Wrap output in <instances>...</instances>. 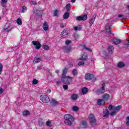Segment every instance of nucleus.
<instances>
[{
  "mask_svg": "<svg viewBox=\"0 0 129 129\" xmlns=\"http://www.w3.org/2000/svg\"><path fill=\"white\" fill-rule=\"evenodd\" d=\"M80 126L81 128H86L87 127V122L85 121H82L80 123Z\"/></svg>",
  "mask_w": 129,
  "mask_h": 129,
  "instance_id": "obj_16",
  "label": "nucleus"
},
{
  "mask_svg": "<svg viewBox=\"0 0 129 129\" xmlns=\"http://www.w3.org/2000/svg\"><path fill=\"white\" fill-rule=\"evenodd\" d=\"M62 80L65 84H71V82H72V77L70 76L64 77V78H62Z\"/></svg>",
  "mask_w": 129,
  "mask_h": 129,
  "instance_id": "obj_5",
  "label": "nucleus"
},
{
  "mask_svg": "<svg viewBox=\"0 0 129 129\" xmlns=\"http://www.w3.org/2000/svg\"><path fill=\"white\" fill-rule=\"evenodd\" d=\"M74 36L75 39H76V40H77V39H78V38L79 37V35H78V34H75L74 35Z\"/></svg>",
  "mask_w": 129,
  "mask_h": 129,
  "instance_id": "obj_47",
  "label": "nucleus"
},
{
  "mask_svg": "<svg viewBox=\"0 0 129 129\" xmlns=\"http://www.w3.org/2000/svg\"><path fill=\"white\" fill-rule=\"evenodd\" d=\"M3 64L0 63V75L2 74V71H3Z\"/></svg>",
  "mask_w": 129,
  "mask_h": 129,
  "instance_id": "obj_43",
  "label": "nucleus"
},
{
  "mask_svg": "<svg viewBox=\"0 0 129 129\" xmlns=\"http://www.w3.org/2000/svg\"><path fill=\"white\" fill-rule=\"evenodd\" d=\"M69 16H70L69 13L66 12V13H64L63 16L64 20H67V19L69 18Z\"/></svg>",
  "mask_w": 129,
  "mask_h": 129,
  "instance_id": "obj_29",
  "label": "nucleus"
},
{
  "mask_svg": "<svg viewBox=\"0 0 129 129\" xmlns=\"http://www.w3.org/2000/svg\"><path fill=\"white\" fill-rule=\"evenodd\" d=\"M126 120H129V116L126 117Z\"/></svg>",
  "mask_w": 129,
  "mask_h": 129,
  "instance_id": "obj_57",
  "label": "nucleus"
},
{
  "mask_svg": "<svg viewBox=\"0 0 129 129\" xmlns=\"http://www.w3.org/2000/svg\"><path fill=\"white\" fill-rule=\"evenodd\" d=\"M128 43H129V40L128 41Z\"/></svg>",
  "mask_w": 129,
  "mask_h": 129,
  "instance_id": "obj_61",
  "label": "nucleus"
},
{
  "mask_svg": "<svg viewBox=\"0 0 129 129\" xmlns=\"http://www.w3.org/2000/svg\"><path fill=\"white\" fill-rule=\"evenodd\" d=\"M84 61H80L78 63V66H81V65H84Z\"/></svg>",
  "mask_w": 129,
  "mask_h": 129,
  "instance_id": "obj_45",
  "label": "nucleus"
},
{
  "mask_svg": "<svg viewBox=\"0 0 129 129\" xmlns=\"http://www.w3.org/2000/svg\"><path fill=\"white\" fill-rule=\"evenodd\" d=\"M101 97L105 102H107V101L109 100L110 98V95L107 93H105L102 95Z\"/></svg>",
  "mask_w": 129,
  "mask_h": 129,
  "instance_id": "obj_9",
  "label": "nucleus"
},
{
  "mask_svg": "<svg viewBox=\"0 0 129 129\" xmlns=\"http://www.w3.org/2000/svg\"><path fill=\"white\" fill-rule=\"evenodd\" d=\"M108 108L109 110H111L110 113V115H111V116H114V115H116V113H117V112L120 110L121 106L119 105L115 107L113 106L112 105H109Z\"/></svg>",
  "mask_w": 129,
  "mask_h": 129,
  "instance_id": "obj_1",
  "label": "nucleus"
},
{
  "mask_svg": "<svg viewBox=\"0 0 129 129\" xmlns=\"http://www.w3.org/2000/svg\"><path fill=\"white\" fill-rule=\"evenodd\" d=\"M68 72V69L66 68H65L63 71H62V74L61 76V78H64V77H66V74H67V72Z\"/></svg>",
  "mask_w": 129,
  "mask_h": 129,
  "instance_id": "obj_19",
  "label": "nucleus"
},
{
  "mask_svg": "<svg viewBox=\"0 0 129 129\" xmlns=\"http://www.w3.org/2000/svg\"><path fill=\"white\" fill-rule=\"evenodd\" d=\"M12 28H13V26L12 25V24H6L4 28V30L6 32H10V31L12 30Z\"/></svg>",
  "mask_w": 129,
  "mask_h": 129,
  "instance_id": "obj_11",
  "label": "nucleus"
},
{
  "mask_svg": "<svg viewBox=\"0 0 129 129\" xmlns=\"http://www.w3.org/2000/svg\"><path fill=\"white\" fill-rule=\"evenodd\" d=\"M26 12H27V7H26V6H23L22 11L21 13H26Z\"/></svg>",
  "mask_w": 129,
  "mask_h": 129,
  "instance_id": "obj_38",
  "label": "nucleus"
},
{
  "mask_svg": "<svg viewBox=\"0 0 129 129\" xmlns=\"http://www.w3.org/2000/svg\"><path fill=\"white\" fill-rule=\"evenodd\" d=\"M105 92V84L103 83L102 85V87L99 88L97 91H95V93L98 95H101V94H103Z\"/></svg>",
  "mask_w": 129,
  "mask_h": 129,
  "instance_id": "obj_4",
  "label": "nucleus"
},
{
  "mask_svg": "<svg viewBox=\"0 0 129 129\" xmlns=\"http://www.w3.org/2000/svg\"><path fill=\"white\" fill-rule=\"evenodd\" d=\"M76 0H71L72 3H75Z\"/></svg>",
  "mask_w": 129,
  "mask_h": 129,
  "instance_id": "obj_56",
  "label": "nucleus"
},
{
  "mask_svg": "<svg viewBox=\"0 0 129 129\" xmlns=\"http://www.w3.org/2000/svg\"><path fill=\"white\" fill-rule=\"evenodd\" d=\"M108 114H109V111L107 109L105 110L103 112V115L104 117H107V116H108Z\"/></svg>",
  "mask_w": 129,
  "mask_h": 129,
  "instance_id": "obj_24",
  "label": "nucleus"
},
{
  "mask_svg": "<svg viewBox=\"0 0 129 129\" xmlns=\"http://www.w3.org/2000/svg\"><path fill=\"white\" fill-rule=\"evenodd\" d=\"M63 51L66 53H70L71 51V47L70 46H64L63 47Z\"/></svg>",
  "mask_w": 129,
  "mask_h": 129,
  "instance_id": "obj_22",
  "label": "nucleus"
},
{
  "mask_svg": "<svg viewBox=\"0 0 129 129\" xmlns=\"http://www.w3.org/2000/svg\"><path fill=\"white\" fill-rule=\"evenodd\" d=\"M47 92H48V93H51V89H48V90H47Z\"/></svg>",
  "mask_w": 129,
  "mask_h": 129,
  "instance_id": "obj_54",
  "label": "nucleus"
},
{
  "mask_svg": "<svg viewBox=\"0 0 129 129\" xmlns=\"http://www.w3.org/2000/svg\"><path fill=\"white\" fill-rule=\"evenodd\" d=\"M83 49H85V50H87V51H89V52H91V49H90L89 48H87L85 45H84L83 46Z\"/></svg>",
  "mask_w": 129,
  "mask_h": 129,
  "instance_id": "obj_42",
  "label": "nucleus"
},
{
  "mask_svg": "<svg viewBox=\"0 0 129 129\" xmlns=\"http://www.w3.org/2000/svg\"><path fill=\"white\" fill-rule=\"evenodd\" d=\"M85 79H86V80H89V81H90V80H94L95 78H94V76H93V74L87 73L85 75Z\"/></svg>",
  "mask_w": 129,
  "mask_h": 129,
  "instance_id": "obj_7",
  "label": "nucleus"
},
{
  "mask_svg": "<svg viewBox=\"0 0 129 129\" xmlns=\"http://www.w3.org/2000/svg\"><path fill=\"white\" fill-rule=\"evenodd\" d=\"M72 74L74 75V76H77L78 75V72L77 70L74 69L72 71Z\"/></svg>",
  "mask_w": 129,
  "mask_h": 129,
  "instance_id": "obj_27",
  "label": "nucleus"
},
{
  "mask_svg": "<svg viewBox=\"0 0 129 129\" xmlns=\"http://www.w3.org/2000/svg\"><path fill=\"white\" fill-rule=\"evenodd\" d=\"M42 27L44 30V31H48L49 30V25L46 21H45L43 25H42Z\"/></svg>",
  "mask_w": 129,
  "mask_h": 129,
  "instance_id": "obj_15",
  "label": "nucleus"
},
{
  "mask_svg": "<svg viewBox=\"0 0 129 129\" xmlns=\"http://www.w3.org/2000/svg\"><path fill=\"white\" fill-rule=\"evenodd\" d=\"M98 105H104L105 102L103 99H98L97 101Z\"/></svg>",
  "mask_w": 129,
  "mask_h": 129,
  "instance_id": "obj_17",
  "label": "nucleus"
},
{
  "mask_svg": "<svg viewBox=\"0 0 129 129\" xmlns=\"http://www.w3.org/2000/svg\"><path fill=\"white\" fill-rule=\"evenodd\" d=\"M71 99L72 100H76L77 98H78V95H77L76 94H74L71 96Z\"/></svg>",
  "mask_w": 129,
  "mask_h": 129,
  "instance_id": "obj_28",
  "label": "nucleus"
},
{
  "mask_svg": "<svg viewBox=\"0 0 129 129\" xmlns=\"http://www.w3.org/2000/svg\"><path fill=\"white\" fill-rule=\"evenodd\" d=\"M118 18H121V19H124V17H123V15L120 14L118 16Z\"/></svg>",
  "mask_w": 129,
  "mask_h": 129,
  "instance_id": "obj_50",
  "label": "nucleus"
},
{
  "mask_svg": "<svg viewBox=\"0 0 129 129\" xmlns=\"http://www.w3.org/2000/svg\"><path fill=\"white\" fill-rule=\"evenodd\" d=\"M126 124L127 125H129V120H126Z\"/></svg>",
  "mask_w": 129,
  "mask_h": 129,
  "instance_id": "obj_55",
  "label": "nucleus"
},
{
  "mask_svg": "<svg viewBox=\"0 0 129 129\" xmlns=\"http://www.w3.org/2000/svg\"><path fill=\"white\" fill-rule=\"evenodd\" d=\"M37 69H38V70H41V69H43V66H38V67H37Z\"/></svg>",
  "mask_w": 129,
  "mask_h": 129,
  "instance_id": "obj_51",
  "label": "nucleus"
},
{
  "mask_svg": "<svg viewBox=\"0 0 129 129\" xmlns=\"http://www.w3.org/2000/svg\"><path fill=\"white\" fill-rule=\"evenodd\" d=\"M124 63L120 61L117 64V67H118V68H122V67H124Z\"/></svg>",
  "mask_w": 129,
  "mask_h": 129,
  "instance_id": "obj_26",
  "label": "nucleus"
},
{
  "mask_svg": "<svg viewBox=\"0 0 129 129\" xmlns=\"http://www.w3.org/2000/svg\"><path fill=\"white\" fill-rule=\"evenodd\" d=\"M38 81L37 80L34 79L32 81V84H34V85H36V84H38Z\"/></svg>",
  "mask_w": 129,
  "mask_h": 129,
  "instance_id": "obj_39",
  "label": "nucleus"
},
{
  "mask_svg": "<svg viewBox=\"0 0 129 129\" xmlns=\"http://www.w3.org/2000/svg\"><path fill=\"white\" fill-rule=\"evenodd\" d=\"M107 51L109 54H112V53H113V51H114V47H113L112 45L108 44Z\"/></svg>",
  "mask_w": 129,
  "mask_h": 129,
  "instance_id": "obj_12",
  "label": "nucleus"
},
{
  "mask_svg": "<svg viewBox=\"0 0 129 129\" xmlns=\"http://www.w3.org/2000/svg\"><path fill=\"white\" fill-rule=\"evenodd\" d=\"M78 109H79V108L76 106H75L73 107V110H74V111H77Z\"/></svg>",
  "mask_w": 129,
  "mask_h": 129,
  "instance_id": "obj_40",
  "label": "nucleus"
},
{
  "mask_svg": "<svg viewBox=\"0 0 129 129\" xmlns=\"http://www.w3.org/2000/svg\"><path fill=\"white\" fill-rule=\"evenodd\" d=\"M70 43H71V40H67L66 41V45H69V44H70Z\"/></svg>",
  "mask_w": 129,
  "mask_h": 129,
  "instance_id": "obj_48",
  "label": "nucleus"
},
{
  "mask_svg": "<svg viewBox=\"0 0 129 129\" xmlns=\"http://www.w3.org/2000/svg\"><path fill=\"white\" fill-rule=\"evenodd\" d=\"M77 21H86L87 20V15H85L83 16H78L77 17Z\"/></svg>",
  "mask_w": 129,
  "mask_h": 129,
  "instance_id": "obj_14",
  "label": "nucleus"
},
{
  "mask_svg": "<svg viewBox=\"0 0 129 129\" xmlns=\"http://www.w3.org/2000/svg\"><path fill=\"white\" fill-rule=\"evenodd\" d=\"M70 31L69 29H64L61 34V38H67L69 36Z\"/></svg>",
  "mask_w": 129,
  "mask_h": 129,
  "instance_id": "obj_8",
  "label": "nucleus"
},
{
  "mask_svg": "<svg viewBox=\"0 0 129 129\" xmlns=\"http://www.w3.org/2000/svg\"><path fill=\"white\" fill-rule=\"evenodd\" d=\"M43 48L44 50H49V45H43Z\"/></svg>",
  "mask_w": 129,
  "mask_h": 129,
  "instance_id": "obj_41",
  "label": "nucleus"
},
{
  "mask_svg": "<svg viewBox=\"0 0 129 129\" xmlns=\"http://www.w3.org/2000/svg\"><path fill=\"white\" fill-rule=\"evenodd\" d=\"M32 44L33 45L35 46L36 49H40L41 47H42V44H41V43L39 42V41H32Z\"/></svg>",
  "mask_w": 129,
  "mask_h": 129,
  "instance_id": "obj_10",
  "label": "nucleus"
},
{
  "mask_svg": "<svg viewBox=\"0 0 129 129\" xmlns=\"http://www.w3.org/2000/svg\"><path fill=\"white\" fill-rule=\"evenodd\" d=\"M16 22L18 25H19V26H21V25H22L23 24V22H22V20H21V19L20 18L17 19Z\"/></svg>",
  "mask_w": 129,
  "mask_h": 129,
  "instance_id": "obj_34",
  "label": "nucleus"
},
{
  "mask_svg": "<svg viewBox=\"0 0 129 129\" xmlns=\"http://www.w3.org/2000/svg\"><path fill=\"white\" fill-rule=\"evenodd\" d=\"M96 14H94L92 18L90 19L89 22L90 24V27H91V26L93 25V23H94V21H95V19H96Z\"/></svg>",
  "mask_w": 129,
  "mask_h": 129,
  "instance_id": "obj_13",
  "label": "nucleus"
},
{
  "mask_svg": "<svg viewBox=\"0 0 129 129\" xmlns=\"http://www.w3.org/2000/svg\"><path fill=\"white\" fill-rule=\"evenodd\" d=\"M113 44H115V45H118V44L121 43V40L119 39L114 38L113 39Z\"/></svg>",
  "mask_w": 129,
  "mask_h": 129,
  "instance_id": "obj_18",
  "label": "nucleus"
},
{
  "mask_svg": "<svg viewBox=\"0 0 129 129\" xmlns=\"http://www.w3.org/2000/svg\"><path fill=\"white\" fill-rule=\"evenodd\" d=\"M50 103L51 104H52V105H57V104H58V102L54 99L51 100Z\"/></svg>",
  "mask_w": 129,
  "mask_h": 129,
  "instance_id": "obj_30",
  "label": "nucleus"
},
{
  "mask_svg": "<svg viewBox=\"0 0 129 129\" xmlns=\"http://www.w3.org/2000/svg\"><path fill=\"white\" fill-rule=\"evenodd\" d=\"M56 84H57V85H61V82L57 81L56 82Z\"/></svg>",
  "mask_w": 129,
  "mask_h": 129,
  "instance_id": "obj_53",
  "label": "nucleus"
},
{
  "mask_svg": "<svg viewBox=\"0 0 129 129\" xmlns=\"http://www.w3.org/2000/svg\"><path fill=\"white\" fill-rule=\"evenodd\" d=\"M41 61V58L39 57H35L34 59V62L35 63H39Z\"/></svg>",
  "mask_w": 129,
  "mask_h": 129,
  "instance_id": "obj_33",
  "label": "nucleus"
},
{
  "mask_svg": "<svg viewBox=\"0 0 129 129\" xmlns=\"http://www.w3.org/2000/svg\"><path fill=\"white\" fill-rule=\"evenodd\" d=\"M87 58H88V56L87 55V53H84L81 58H79V60H81L82 61H85V60H86L87 59Z\"/></svg>",
  "mask_w": 129,
  "mask_h": 129,
  "instance_id": "obj_20",
  "label": "nucleus"
},
{
  "mask_svg": "<svg viewBox=\"0 0 129 129\" xmlns=\"http://www.w3.org/2000/svg\"><path fill=\"white\" fill-rule=\"evenodd\" d=\"M42 14H43V11L37 10L36 11V14L38 16H42Z\"/></svg>",
  "mask_w": 129,
  "mask_h": 129,
  "instance_id": "obj_35",
  "label": "nucleus"
},
{
  "mask_svg": "<svg viewBox=\"0 0 129 129\" xmlns=\"http://www.w3.org/2000/svg\"><path fill=\"white\" fill-rule=\"evenodd\" d=\"M64 123L67 125H72V123L74 122L75 118L71 114H68L64 116Z\"/></svg>",
  "mask_w": 129,
  "mask_h": 129,
  "instance_id": "obj_2",
  "label": "nucleus"
},
{
  "mask_svg": "<svg viewBox=\"0 0 129 129\" xmlns=\"http://www.w3.org/2000/svg\"><path fill=\"white\" fill-rule=\"evenodd\" d=\"M93 62H94V60H92Z\"/></svg>",
  "mask_w": 129,
  "mask_h": 129,
  "instance_id": "obj_60",
  "label": "nucleus"
},
{
  "mask_svg": "<svg viewBox=\"0 0 129 129\" xmlns=\"http://www.w3.org/2000/svg\"><path fill=\"white\" fill-rule=\"evenodd\" d=\"M46 124L47 126H52V122L50 120L46 121Z\"/></svg>",
  "mask_w": 129,
  "mask_h": 129,
  "instance_id": "obj_36",
  "label": "nucleus"
},
{
  "mask_svg": "<svg viewBox=\"0 0 129 129\" xmlns=\"http://www.w3.org/2000/svg\"><path fill=\"white\" fill-rule=\"evenodd\" d=\"M89 119L91 125H95L96 124V119L95 116L93 114H90L89 115Z\"/></svg>",
  "mask_w": 129,
  "mask_h": 129,
  "instance_id": "obj_6",
  "label": "nucleus"
},
{
  "mask_svg": "<svg viewBox=\"0 0 129 129\" xmlns=\"http://www.w3.org/2000/svg\"><path fill=\"white\" fill-rule=\"evenodd\" d=\"M71 5H70V4H68L66 6V8L67 10V11H69V9H70V7H71Z\"/></svg>",
  "mask_w": 129,
  "mask_h": 129,
  "instance_id": "obj_44",
  "label": "nucleus"
},
{
  "mask_svg": "<svg viewBox=\"0 0 129 129\" xmlns=\"http://www.w3.org/2000/svg\"><path fill=\"white\" fill-rule=\"evenodd\" d=\"M23 114L24 116L30 115V111L28 110L24 111L23 112Z\"/></svg>",
  "mask_w": 129,
  "mask_h": 129,
  "instance_id": "obj_32",
  "label": "nucleus"
},
{
  "mask_svg": "<svg viewBox=\"0 0 129 129\" xmlns=\"http://www.w3.org/2000/svg\"><path fill=\"white\" fill-rule=\"evenodd\" d=\"M4 92V90L3 89V88H0V94H2Z\"/></svg>",
  "mask_w": 129,
  "mask_h": 129,
  "instance_id": "obj_52",
  "label": "nucleus"
},
{
  "mask_svg": "<svg viewBox=\"0 0 129 129\" xmlns=\"http://www.w3.org/2000/svg\"><path fill=\"white\" fill-rule=\"evenodd\" d=\"M59 15V11L58 10H55L53 11V16L58 17Z\"/></svg>",
  "mask_w": 129,
  "mask_h": 129,
  "instance_id": "obj_31",
  "label": "nucleus"
},
{
  "mask_svg": "<svg viewBox=\"0 0 129 129\" xmlns=\"http://www.w3.org/2000/svg\"><path fill=\"white\" fill-rule=\"evenodd\" d=\"M55 73H57V74L59 73V71H58V70L56 71Z\"/></svg>",
  "mask_w": 129,
  "mask_h": 129,
  "instance_id": "obj_58",
  "label": "nucleus"
},
{
  "mask_svg": "<svg viewBox=\"0 0 129 129\" xmlns=\"http://www.w3.org/2000/svg\"><path fill=\"white\" fill-rule=\"evenodd\" d=\"M62 87L64 90H67L68 89V86L67 85H63Z\"/></svg>",
  "mask_w": 129,
  "mask_h": 129,
  "instance_id": "obj_46",
  "label": "nucleus"
},
{
  "mask_svg": "<svg viewBox=\"0 0 129 129\" xmlns=\"http://www.w3.org/2000/svg\"><path fill=\"white\" fill-rule=\"evenodd\" d=\"M8 3V0H1V6L3 8H6V5Z\"/></svg>",
  "mask_w": 129,
  "mask_h": 129,
  "instance_id": "obj_23",
  "label": "nucleus"
},
{
  "mask_svg": "<svg viewBox=\"0 0 129 129\" xmlns=\"http://www.w3.org/2000/svg\"><path fill=\"white\" fill-rule=\"evenodd\" d=\"M106 32L108 33V34L111 33V28H110V26L107 25L105 27Z\"/></svg>",
  "mask_w": 129,
  "mask_h": 129,
  "instance_id": "obj_21",
  "label": "nucleus"
},
{
  "mask_svg": "<svg viewBox=\"0 0 129 129\" xmlns=\"http://www.w3.org/2000/svg\"><path fill=\"white\" fill-rule=\"evenodd\" d=\"M81 29H82V27L81 25H79L78 27H76L74 28L75 31H78V30H81Z\"/></svg>",
  "mask_w": 129,
  "mask_h": 129,
  "instance_id": "obj_37",
  "label": "nucleus"
},
{
  "mask_svg": "<svg viewBox=\"0 0 129 129\" xmlns=\"http://www.w3.org/2000/svg\"><path fill=\"white\" fill-rule=\"evenodd\" d=\"M87 92H88V88H86V87H84L82 89V93L84 95V94H86V93H87Z\"/></svg>",
  "mask_w": 129,
  "mask_h": 129,
  "instance_id": "obj_25",
  "label": "nucleus"
},
{
  "mask_svg": "<svg viewBox=\"0 0 129 129\" xmlns=\"http://www.w3.org/2000/svg\"><path fill=\"white\" fill-rule=\"evenodd\" d=\"M60 28H62V29L65 28V24L61 23L60 24Z\"/></svg>",
  "mask_w": 129,
  "mask_h": 129,
  "instance_id": "obj_49",
  "label": "nucleus"
},
{
  "mask_svg": "<svg viewBox=\"0 0 129 129\" xmlns=\"http://www.w3.org/2000/svg\"><path fill=\"white\" fill-rule=\"evenodd\" d=\"M33 5H36V3H33Z\"/></svg>",
  "mask_w": 129,
  "mask_h": 129,
  "instance_id": "obj_59",
  "label": "nucleus"
},
{
  "mask_svg": "<svg viewBox=\"0 0 129 129\" xmlns=\"http://www.w3.org/2000/svg\"><path fill=\"white\" fill-rule=\"evenodd\" d=\"M40 99L43 103H48L50 102V97L47 95H41L40 96Z\"/></svg>",
  "mask_w": 129,
  "mask_h": 129,
  "instance_id": "obj_3",
  "label": "nucleus"
}]
</instances>
